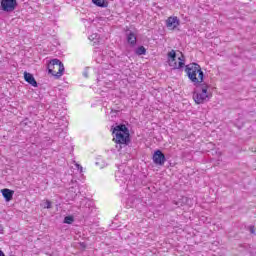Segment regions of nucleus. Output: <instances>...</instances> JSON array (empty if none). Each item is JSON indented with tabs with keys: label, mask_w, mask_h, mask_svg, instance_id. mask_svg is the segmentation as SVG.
<instances>
[{
	"label": "nucleus",
	"mask_w": 256,
	"mask_h": 256,
	"mask_svg": "<svg viewBox=\"0 0 256 256\" xmlns=\"http://www.w3.org/2000/svg\"><path fill=\"white\" fill-rule=\"evenodd\" d=\"M167 57L168 65L172 67L173 70H181L185 67V73L193 85L205 83V72L201 69V65L193 62L185 66V55L183 54L181 57H178L179 62L177 63V52H175V50L168 52Z\"/></svg>",
	"instance_id": "obj_1"
},
{
	"label": "nucleus",
	"mask_w": 256,
	"mask_h": 256,
	"mask_svg": "<svg viewBox=\"0 0 256 256\" xmlns=\"http://www.w3.org/2000/svg\"><path fill=\"white\" fill-rule=\"evenodd\" d=\"M194 87L193 99L197 105H201L211 99V95H209V88L211 87V84L208 82H202L194 85Z\"/></svg>",
	"instance_id": "obj_2"
},
{
	"label": "nucleus",
	"mask_w": 256,
	"mask_h": 256,
	"mask_svg": "<svg viewBox=\"0 0 256 256\" xmlns=\"http://www.w3.org/2000/svg\"><path fill=\"white\" fill-rule=\"evenodd\" d=\"M112 133L115 135L118 145H129L131 143V134L125 124H119L112 128Z\"/></svg>",
	"instance_id": "obj_3"
},
{
	"label": "nucleus",
	"mask_w": 256,
	"mask_h": 256,
	"mask_svg": "<svg viewBox=\"0 0 256 256\" xmlns=\"http://www.w3.org/2000/svg\"><path fill=\"white\" fill-rule=\"evenodd\" d=\"M47 69L48 73L56 79H59L63 76V73H65V66L63 65V62L57 58H54L49 62Z\"/></svg>",
	"instance_id": "obj_4"
},
{
	"label": "nucleus",
	"mask_w": 256,
	"mask_h": 256,
	"mask_svg": "<svg viewBox=\"0 0 256 256\" xmlns=\"http://www.w3.org/2000/svg\"><path fill=\"white\" fill-rule=\"evenodd\" d=\"M19 3L17 0H0V13H13L18 7Z\"/></svg>",
	"instance_id": "obj_5"
},
{
	"label": "nucleus",
	"mask_w": 256,
	"mask_h": 256,
	"mask_svg": "<svg viewBox=\"0 0 256 256\" xmlns=\"http://www.w3.org/2000/svg\"><path fill=\"white\" fill-rule=\"evenodd\" d=\"M152 161L154 165H158L159 167H163L165 165V162L167 161V158L165 157V154L160 149H157L154 151L152 155Z\"/></svg>",
	"instance_id": "obj_6"
},
{
	"label": "nucleus",
	"mask_w": 256,
	"mask_h": 256,
	"mask_svg": "<svg viewBox=\"0 0 256 256\" xmlns=\"http://www.w3.org/2000/svg\"><path fill=\"white\" fill-rule=\"evenodd\" d=\"M181 25V20L177 16H170L166 20V27L171 31H175Z\"/></svg>",
	"instance_id": "obj_7"
},
{
	"label": "nucleus",
	"mask_w": 256,
	"mask_h": 256,
	"mask_svg": "<svg viewBox=\"0 0 256 256\" xmlns=\"http://www.w3.org/2000/svg\"><path fill=\"white\" fill-rule=\"evenodd\" d=\"M125 35L127 43L130 45V47H135L137 45V35L134 34V32L131 31L129 27H126Z\"/></svg>",
	"instance_id": "obj_8"
},
{
	"label": "nucleus",
	"mask_w": 256,
	"mask_h": 256,
	"mask_svg": "<svg viewBox=\"0 0 256 256\" xmlns=\"http://www.w3.org/2000/svg\"><path fill=\"white\" fill-rule=\"evenodd\" d=\"M24 80L32 87H39V83L35 80V76L27 71L24 72Z\"/></svg>",
	"instance_id": "obj_9"
},
{
	"label": "nucleus",
	"mask_w": 256,
	"mask_h": 256,
	"mask_svg": "<svg viewBox=\"0 0 256 256\" xmlns=\"http://www.w3.org/2000/svg\"><path fill=\"white\" fill-rule=\"evenodd\" d=\"M1 193L7 203H9V201H12L13 195H15V191H13L9 188L2 189Z\"/></svg>",
	"instance_id": "obj_10"
},
{
	"label": "nucleus",
	"mask_w": 256,
	"mask_h": 256,
	"mask_svg": "<svg viewBox=\"0 0 256 256\" xmlns=\"http://www.w3.org/2000/svg\"><path fill=\"white\" fill-rule=\"evenodd\" d=\"M93 5L100 7L101 9H107L109 7L108 0H92Z\"/></svg>",
	"instance_id": "obj_11"
},
{
	"label": "nucleus",
	"mask_w": 256,
	"mask_h": 256,
	"mask_svg": "<svg viewBox=\"0 0 256 256\" xmlns=\"http://www.w3.org/2000/svg\"><path fill=\"white\" fill-rule=\"evenodd\" d=\"M135 55L141 56V55H147V48L145 46H138L135 51Z\"/></svg>",
	"instance_id": "obj_12"
},
{
	"label": "nucleus",
	"mask_w": 256,
	"mask_h": 256,
	"mask_svg": "<svg viewBox=\"0 0 256 256\" xmlns=\"http://www.w3.org/2000/svg\"><path fill=\"white\" fill-rule=\"evenodd\" d=\"M63 223H65L66 225H73V223H75V217H73L72 215H68L64 217Z\"/></svg>",
	"instance_id": "obj_13"
},
{
	"label": "nucleus",
	"mask_w": 256,
	"mask_h": 256,
	"mask_svg": "<svg viewBox=\"0 0 256 256\" xmlns=\"http://www.w3.org/2000/svg\"><path fill=\"white\" fill-rule=\"evenodd\" d=\"M136 201H139L138 199H137V197H135V196H130L129 198H128V200H127V205H128V207H135V202Z\"/></svg>",
	"instance_id": "obj_14"
},
{
	"label": "nucleus",
	"mask_w": 256,
	"mask_h": 256,
	"mask_svg": "<svg viewBox=\"0 0 256 256\" xmlns=\"http://www.w3.org/2000/svg\"><path fill=\"white\" fill-rule=\"evenodd\" d=\"M53 202L51 200H45L42 204L43 209H51Z\"/></svg>",
	"instance_id": "obj_15"
},
{
	"label": "nucleus",
	"mask_w": 256,
	"mask_h": 256,
	"mask_svg": "<svg viewBox=\"0 0 256 256\" xmlns=\"http://www.w3.org/2000/svg\"><path fill=\"white\" fill-rule=\"evenodd\" d=\"M90 41H97L99 39V34H92L89 36Z\"/></svg>",
	"instance_id": "obj_16"
},
{
	"label": "nucleus",
	"mask_w": 256,
	"mask_h": 256,
	"mask_svg": "<svg viewBox=\"0 0 256 256\" xmlns=\"http://www.w3.org/2000/svg\"><path fill=\"white\" fill-rule=\"evenodd\" d=\"M111 113H115L117 115L118 113H121V110L115 109V108H111Z\"/></svg>",
	"instance_id": "obj_17"
},
{
	"label": "nucleus",
	"mask_w": 256,
	"mask_h": 256,
	"mask_svg": "<svg viewBox=\"0 0 256 256\" xmlns=\"http://www.w3.org/2000/svg\"><path fill=\"white\" fill-rule=\"evenodd\" d=\"M250 233L255 234V226H250Z\"/></svg>",
	"instance_id": "obj_18"
},
{
	"label": "nucleus",
	"mask_w": 256,
	"mask_h": 256,
	"mask_svg": "<svg viewBox=\"0 0 256 256\" xmlns=\"http://www.w3.org/2000/svg\"><path fill=\"white\" fill-rule=\"evenodd\" d=\"M83 75H84V77H89V73L87 72V71H85L84 73H83Z\"/></svg>",
	"instance_id": "obj_19"
},
{
	"label": "nucleus",
	"mask_w": 256,
	"mask_h": 256,
	"mask_svg": "<svg viewBox=\"0 0 256 256\" xmlns=\"http://www.w3.org/2000/svg\"><path fill=\"white\" fill-rule=\"evenodd\" d=\"M0 256H5V252H3V250L0 249Z\"/></svg>",
	"instance_id": "obj_20"
},
{
	"label": "nucleus",
	"mask_w": 256,
	"mask_h": 256,
	"mask_svg": "<svg viewBox=\"0 0 256 256\" xmlns=\"http://www.w3.org/2000/svg\"><path fill=\"white\" fill-rule=\"evenodd\" d=\"M76 167H78V169H79V167H80V169H83V167H81V165H79V164H76Z\"/></svg>",
	"instance_id": "obj_21"
},
{
	"label": "nucleus",
	"mask_w": 256,
	"mask_h": 256,
	"mask_svg": "<svg viewBox=\"0 0 256 256\" xmlns=\"http://www.w3.org/2000/svg\"><path fill=\"white\" fill-rule=\"evenodd\" d=\"M237 127L241 129V125L239 123H236Z\"/></svg>",
	"instance_id": "obj_22"
},
{
	"label": "nucleus",
	"mask_w": 256,
	"mask_h": 256,
	"mask_svg": "<svg viewBox=\"0 0 256 256\" xmlns=\"http://www.w3.org/2000/svg\"><path fill=\"white\" fill-rule=\"evenodd\" d=\"M80 245H81V247H85V243H83V242L80 243Z\"/></svg>",
	"instance_id": "obj_23"
},
{
	"label": "nucleus",
	"mask_w": 256,
	"mask_h": 256,
	"mask_svg": "<svg viewBox=\"0 0 256 256\" xmlns=\"http://www.w3.org/2000/svg\"><path fill=\"white\" fill-rule=\"evenodd\" d=\"M120 174H121V172L118 171L117 174H116V176H117V175H120Z\"/></svg>",
	"instance_id": "obj_24"
}]
</instances>
